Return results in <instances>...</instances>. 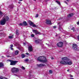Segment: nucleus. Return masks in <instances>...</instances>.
Returning a JSON list of instances; mask_svg holds the SVG:
<instances>
[{
  "mask_svg": "<svg viewBox=\"0 0 79 79\" xmlns=\"http://www.w3.org/2000/svg\"><path fill=\"white\" fill-rule=\"evenodd\" d=\"M60 22H59V23H57V25H59V27H61V25H60Z\"/></svg>",
  "mask_w": 79,
  "mask_h": 79,
  "instance_id": "4be33fe9",
  "label": "nucleus"
},
{
  "mask_svg": "<svg viewBox=\"0 0 79 79\" xmlns=\"http://www.w3.org/2000/svg\"><path fill=\"white\" fill-rule=\"evenodd\" d=\"M4 67V64L2 62H0V68H2Z\"/></svg>",
  "mask_w": 79,
  "mask_h": 79,
  "instance_id": "2eb2a0df",
  "label": "nucleus"
},
{
  "mask_svg": "<svg viewBox=\"0 0 79 79\" xmlns=\"http://www.w3.org/2000/svg\"><path fill=\"white\" fill-rule=\"evenodd\" d=\"M46 65L43 64H37V66L38 67H43L44 66H45Z\"/></svg>",
  "mask_w": 79,
  "mask_h": 79,
  "instance_id": "9d476101",
  "label": "nucleus"
},
{
  "mask_svg": "<svg viewBox=\"0 0 79 79\" xmlns=\"http://www.w3.org/2000/svg\"><path fill=\"white\" fill-rule=\"evenodd\" d=\"M22 23H23V25L24 26H26L27 25V22L26 21H23Z\"/></svg>",
  "mask_w": 79,
  "mask_h": 79,
  "instance_id": "ddd939ff",
  "label": "nucleus"
},
{
  "mask_svg": "<svg viewBox=\"0 0 79 79\" xmlns=\"http://www.w3.org/2000/svg\"><path fill=\"white\" fill-rule=\"evenodd\" d=\"M71 30H73V31H75V28L74 27H73L71 29Z\"/></svg>",
  "mask_w": 79,
  "mask_h": 79,
  "instance_id": "393cba45",
  "label": "nucleus"
},
{
  "mask_svg": "<svg viewBox=\"0 0 79 79\" xmlns=\"http://www.w3.org/2000/svg\"><path fill=\"white\" fill-rule=\"evenodd\" d=\"M18 3H21V2H18Z\"/></svg>",
  "mask_w": 79,
  "mask_h": 79,
  "instance_id": "8fccbe9b",
  "label": "nucleus"
},
{
  "mask_svg": "<svg viewBox=\"0 0 79 79\" xmlns=\"http://www.w3.org/2000/svg\"><path fill=\"white\" fill-rule=\"evenodd\" d=\"M25 54H26V55H29V53H25Z\"/></svg>",
  "mask_w": 79,
  "mask_h": 79,
  "instance_id": "e433bc0d",
  "label": "nucleus"
},
{
  "mask_svg": "<svg viewBox=\"0 0 79 79\" xmlns=\"http://www.w3.org/2000/svg\"><path fill=\"white\" fill-rule=\"evenodd\" d=\"M45 23L46 24L49 25V24H52V22L49 20H46Z\"/></svg>",
  "mask_w": 79,
  "mask_h": 79,
  "instance_id": "1a4fd4ad",
  "label": "nucleus"
},
{
  "mask_svg": "<svg viewBox=\"0 0 79 79\" xmlns=\"http://www.w3.org/2000/svg\"><path fill=\"white\" fill-rule=\"evenodd\" d=\"M74 15V13H72L69 14V15H68V18H71L72 16H73Z\"/></svg>",
  "mask_w": 79,
  "mask_h": 79,
  "instance_id": "4468645a",
  "label": "nucleus"
},
{
  "mask_svg": "<svg viewBox=\"0 0 79 79\" xmlns=\"http://www.w3.org/2000/svg\"><path fill=\"white\" fill-rule=\"evenodd\" d=\"M19 1H20L21 2L22 1H23V0H19Z\"/></svg>",
  "mask_w": 79,
  "mask_h": 79,
  "instance_id": "09e8293b",
  "label": "nucleus"
},
{
  "mask_svg": "<svg viewBox=\"0 0 79 79\" xmlns=\"http://www.w3.org/2000/svg\"><path fill=\"white\" fill-rule=\"evenodd\" d=\"M22 69H23V70H25V68H24V67L23 66H22Z\"/></svg>",
  "mask_w": 79,
  "mask_h": 79,
  "instance_id": "7c9ffc66",
  "label": "nucleus"
},
{
  "mask_svg": "<svg viewBox=\"0 0 79 79\" xmlns=\"http://www.w3.org/2000/svg\"><path fill=\"white\" fill-rule=\"evenodd\" d=\"M67 2H69V0H66Z\"/></svg>",
  "mask_w": 79,
  "mask_h": 79,
  "instance_id": "3c124183",
  "label": "nucleus"
},
{
  "mask_svg": "<svg viewBox=\"0 0 79 79\" xmlns=\"http://www.w3.org/2000/svg\"><path fill=\"white\" fill-rule=\"evenodd\" d=\"M56 3H58V4H59V5H61V4L60 3V2L58 1H56Z\"/></svg>",
  "mask_w": 79,
  "mask_h": 79,
  "instance_id": "5701e85b",
  "label": "nucleus"
},
{
  "mask_svg": "<svg viewBox=\"0 0 79 79\" xmlns=\"http://www.w3.org/2000/svg\"><path fill=\"white\" fill-rule=\"evenodd\" d=\"M69 76H70V77H73V75H71V74H69Z\"/></svg>",
  "mask_w": 79,
  "mask_h": 79,
  "instance_id": "f704fd0d",
  "label": "nucleus"
},
{
  "mask_svg": "<svg viewBox=\"0 0 79 79\" xmlns=\"http://www.w3.org/2000/svg\"><path fill=\"white\" fill-rule=\"evenodd\" d=\"M3 13L2 12V11H0V15H2Z\"/></svg>",
  "mask_w": 79,
  "mask_h": 79,
  "instance_id": "473e14b6",
  "label": "nucleus"
},
{
  "mask_svg": "<svg viewBox=\"0 0 79 79\" xmlns=\"http://www.w3.org/2000/svg\"><path fill=\"white\" fill-rule=\"evenodd\" d=\"M34 0L35 1H35V0Z\"/></svg>",
  "mask_w": 79,
  "mask_h": 79,
  "instance_id": "864d4df0",
  "label": "nucleus"
},
{
  "mask_svg": "<svg viewBox=\"0 0 79 79\" xmlns=\"http://www.w3.org/2000/svg\"><path fill=\"white\" fill-rule=\"evenodd\" d=\"M28 50L29 52H32L33 50V49H32V46H29L28 48Z\"/></svg>",
  "mask_w": 79,
  "mask_h": 79,
  "instance_id": "9b49d317",
  "label": "nucleus"
},
{
  "mask_svg": "<svg viewBox=\"0 0 79 79\" xmlns=\"http://www.w3.org/2000/svg\"><path fill=\"white\" fill-rule=\"evenodd\" d=\"M77 24H79V22H77Z\"/></svg>",
  "mask_w": 79,
  "mask_h": 79,
  "instance_id": "a18cd8bd",
  "label": "nucleus"
},
{
  "mask_svg": "<svg viewBox=\"0 0 79 79\" xmlns=\"http://www.w3.org/2000/svg\"><path fill=\"white\" fill-rule=\"evenodd\" d=\"M72 48L74 50L76 51H78V47H77V45L76 44H73Z\"/></svg>",
  "mask_w": 79,
  "mask_h": 79,
  "instance_id": "39448f33",
  "label": "nucleus"
},
{
  "mask_svg": "<svg viewBox=\"0 0 79 79\" xmlns=\"http://www.w3.org/2000/svg\"><path fill=\"white\" fill-rule=\"evenodd\" d=\"M19 54V51L18 50H16L15 52V55H17Z\"/></svg>",
  "mask_w": 79,
  "mask_h": 79,
  "instance_id": "f3484780",
  "label": "nucleus"
},
{
  "mask_svg": "<svg viewBox=\"0 0 79 79\" xmlns=\"http://www.w3.org/2000/svg\"><path fill=\"white\" fill-rule=\"evenodd\" d=\"M58 29L59 30V31H61V27H59Z\"/></svg>",
  "mask_w": 79,
  "mask_h": 79,
  "instance_id": "72a5a7b5",
  "label": "nucleus"
},
{
  "mask_svg": "<svg viewBox=\"0 0 79 79\" xmlns=\"http://www.w3.org/2000/svg\"><path fill=\"white\" fill-rule=\"evenodd\" d=\"M32 25H33L32 26V27H37V26L36 25H35V24H32Z\"/></svg>",
  "mask_w": 79,
  "mask_h": 79,
  "instance_id": "b1692460",
  "label": "nucleus"
},
{
  "mask_svg": "<svg viewBox=\"0 0 79 79\" xmlns=\"http://www.w3.org/2000/svg\"><path fill=\"white\" fill-rule=\"evenodd\" d=\"M18 32H19L18 30L17 29L16 30V35H18L19 34V33Z\"/></svg>",
  "mask_w": 79,
  "mask_h": 79,
  "instance_id": "6ab92c4d",
  "label": "nucleus"
},
{
  "mask_svg": "<svg viewBox=\"0 0 79 79\" xmlns=\"http://www.w3.org/2000/svg\"><path fill=\"white\" fill-rule=\"evenodd\" d=\"M56 45L57 47H62L63 46V43L62 42H60Z\"/></svg>",
  "mask_w": 79,
  "mask_h": 79,
  "instance_id": "0eeeda50",
  "label": "nucleus"
},
{
  "mask_svg": "<svg viewBox=\"0 0 79 79\" xmlns=\"http://www.w3.org/2000/svg\"><path fill=\"white\" fill-rule=\"evenodd\" d=\"M67 71H68V72H69V70L68 69V70H67Z\"/></svg>",
  "mask_w": 79,
  "mask_h": 79,
  "instance_id": "de8ad7c7",
  "label": "nucleus"
},
{
  "mask_svg": "<svg viewBox=\"0 0 79 79\" xmlns=\"http://www.w3.org/2000/svg\"><path fill=\"white\" fill-rule=\"evenodd\" d=\"M11 50H13V48H11Z\"/></svg>",
  "mask_w": 79,
  "mask_h": 79,
  "instance_id": "a19ab883",
  "label": "nucleus"
},
{
  "mask_svg": "<svg viewBox=\"0 0 79 79\" xmlns=\"http://www.w3.org/2000/svg\"><path fill=\"white\" fill-rule=\"evenodd\" d=\"M8 61L10 62V65H11V66H15L16 65V64L17 63H18V61L16 60H8Z\"/></svg>",
  "mask_w": 79,
  "mask_h": 79,
  "instance_id": "20e7f679",
  "label": "nucleus"
},
{
  "mask_svg": "<svg viewBox=\"0 0 79 79\" xmlns=\"http://www.w3.org/2000/svg\"><path fill=\"white\" fill-rule=\"evenodd\" d=\"M10 48H12V47H13V44H11L10 45Z\"/></svg>",
  "mask_w": 79,
  "mask_h": 79,
  "instance_id": "c9c22d12",
  "label": "nucleus"
},
{
  "mask_svg": "<svg viewBox=\"0 0 79 79\" xmlns=\"http://www.w3.org/2000/svg\"><path fill=\"white\" fill-rule=\"evenodd\" d=\"M21 56L22 58H24V57L26 56L25 55H24V54H21Z\"/></svg>",
  "mask_w": 79,
  "mask_h": 79,
  "instance_id": "a211bd4d",
  "label": "nucleus"
},
{
  "mask_svg": "<svg viewBox=\"0 0 79 79\" xmlns=\"http://www.w3.org/2000/svg\"><path fill=\"white\" fill-rule=\"evenodd\" d=\"M0 79H8L6 77H0Z\"/></svg>",
  "mask_w": 79,
  "mask_h": 79,
  "instance_id": "bb28decb",
  "label": "nucleus"
},
{
  "mask_svg": "<svg viewBox=\"0 0 79 79\" xmlns=\"http://www.w3.org/2000/svg\"><path fill=\"white\" fill-rule=\"evenodd\" d=\"M19 25H20V26H23V23H20L19 24Z\"/></svg>",
  "mask_w": 79,
  "mask_h": 79,
  "instance_id": "c85d7f7f",
  "label": "nucleus"
},
{
  "mask_svg": "<svg viewBox=\"0 0 79 79\" xmlns=\"http://www.w3.org/2000/svg\"><path fill=\"white\" fill-rule=\"evenodd\" d=\"M35 42L36 43V44H39V43H40V42H39V40H35Z\"/></svg>",
  "mask_w": 79,
  "mask_h": 79,
  "instance_id": "dca6fc26",
  "label": "nucleus"
},
{
  "mask_svg": "<svg viewBox=\"0 0 79 79\" xmlns=\"http://www.w3.org/2000/svg\"><path fill=\"white\" fill-rule=\"evenodd\" d=\"M53 27L54 28H56V26H54Z\"/></svg>",
  "mask_w": 79,
  "mask_h": 79,
  "instance_id": "58836bf2",
  "label": "nucleus"
},
{
  "mask_svg": "<svg viewBox=\"0 0 79 79\" xmlns=\"http://www.w3.org/2000/svg\"><path fill=\"white\" fill-rule=\"evenodd\" d=\"M25 61H26V62H27L28 61H29V59H26L24 60Z\"/></svg>",
  "mask_w": 79,
  "mask_h": 79,
  "instance_id": "c756f323",
  "label": "nucleus"
},
{
  "mask_svg": "<svg viewBox=\"0 0 79 79\" xmlns=\"http://www.w3.org/2000/svg\"><path fill=\"white\" fill-rule=\"evenodd\" d=\"M49 0H45V2H48V1H49Z\"/></svg>",
  "mask_w": 79,
  "mask_h": 79,
  "instance_id": "79ce46f5",
  "label": "nucleus"
},
{
  "mask_svg": "<svg viewBox=\"0 0 79 79\" xmlns=\"http://www.w3.org/2000/svg\"><path fill=\"white\" fill-rule=\"evenodd\" d=\"M9 39H13V35L9 36Z\"/></svg>",
  "mask_w": 79,
  "mask_h": 79,
  "instance_id": "aec40b11",
  "label": "nucleus"
},
{
  "mask_svg": "<svg viewBox=\"0 0 79 79\" xmlns=\"http://www.w3.org/2000/svg\"><path fill=\"white\" fill-rule=\"evenodd\" d=\"M7 57L8 58V57H10V56H7Z\"/></svg>",
  "mask_w": 79,
  "mask_h": 79,
  "instance_id": "37998d69",
  "label": "nucleus"
},
{
  "mask_svg": "<svg viewBox=\"0 0 79 79\" xmlns=\"http://www.w3.org/2000/svg\"><path fill=\"white\" fill-rule=\"evenodd\" d=\"M61 60H62L60 61V63L62 64H64V65H71L73 64L72 61L67 57H64L62 58Z\"/></svg>",
  "mask_w": 79,
  "mask_h": 79,
  "instance_id": "f257e3e1",
  "label": "nucleus"
},
{
  "mask_svg": "<svg viewBox=\"0 0 79 79\" xmlns=\"http://www.w3.org/2000/svg\"><path fill=\"white\" fill-rule=\"evenodd\" d=\"M33 32L35 34V35H38L40 34V33L37 31V30H33Z\"/></svg>",
  "mask_w": 79,
  "mask_h": 79,
  "instance_id": "6e6552de",
  "label": "nucleus"
},
{
  "mask_svg": "<svg viewBox=\"0 0 79 79\" xmlns=\"http://www.w3.org/2000/svg\"><path fill=\"white\" fill-rule=\"evenodd\" d=\"M64 2H65V3H66V4H68V3H67V2H66V1H64Z\"/></svg>",
  "mask_w": 79,
  "mask_h": 79,
  "instance_id": "c03bdc74",
  "label": "nucleus"
},
{
  "mask_svg": "<svg viewBox=\"0 0 79 79\" xmlns=\"http://www.w3.org/2000/svg\"><path fill=\"white\" fill-rule=\"evenodd\" d=\"M38 16H39V15L38 14H37L36 15V16H35V18H37V17H38Z\"/></svg>",
  "mask_w": 79,
  "mask_h": 79,
  "instance_id": "2f4dec72",
  "label": "nucleus"
},
{
  "mask_svg": "<svg viewBox=\"0 0 79 79\" xmlns=\"http://www.w3.org/2000/svg\"><path fill=\"white\" fill-rule=\"evenodd\" d=\"M77 38L78 40H79V35H78L77 36Z\"/></svg>",
  "mask_w": 79,
  "mask_h": 79,
  "instance_id": "4c0bfd02",
  "label": "nucleus"
},
{
  "mask_svg": "<svg viewBox=\"0 0 79 79\" xmlns=\"http://www.w3.org/2000/svg\"><path fill=\"white\" fill-rule=\"evenodd\" d=\"M34 34H32L31 35V37H34Z\"/></svg>",
  "mask_w": 79,
  "mask_h": 79,
  "instance_id": "cd10ccee",
  "label": "nucleus"
},
{
  "mask_svg": "<svg viewBox=\"0 0 79 79\" xmlns=\"http://www.w3.org/2000/svg\"><path fill=\"white\" fill-rule=\"evenodd\" d=\"M54 59V58L53 57H51V60H53Z\"/></svg>",
  "mask_w": 79,
  "mask_h": 79,
  "instance_id": "ea45409f",
  "label": "nucleus"
},
{
  "mask_svg": "<svg viewBox=\"0 0 79 79\" xmlns=\"http://www.w3.org/2000/svg\"><path fill=\"white\" fill-rule=\"evenodd\" d=\"M12 73H17L19 72V69L15 67L13 68L11 70Z\"/></svg>",
  "mask_w": 79,
  "mask_h": 79,
  "instance_id": "423d86ee",
  "label": "nucleus"
},
{
  "mask_svg": "<svg viewBox=\"0 0 79 79\" xmlns=\"http://www.w3.org/2000/svg\"><path fill=\"white\" fill-rule=\"evenodd\" d=\"M63 19V17H60L58 19V20L60 21V20H61V19Z\"/></svg>",
  "mask_w": 79,
  "mask_h": 79,
  "instance_id": "412c9836",
  "label": "nucleus"
},
{
  "mask_svg": "<svg viewBox=\"0 0 79 79\" xmlns=\"http://www.w3.org/2000/svg\"><path fill=\"white\" fill-rule=\"evenodd\" d=\"M37 61L43 63H45L47 62V58L44 56H40L38 57L37 59Z\"/></svg>",
  "mask_w": 79,
  "mask_h": 79,
  "instance_id": "7ed1b4c3",
  "label": "nucleus"
},
{
  "mask_svg": "<svg viewBox=\"0 0 79 79\" xmlns=\"http://www.w3.org/2000/svg\"><path fill=\"white\" fill-rule=\"evenodd\" d=\"M46 45H47V44H47V43H46Z\"/></svg>",
  "mask_w": 79,
  "mask_h": 79,
  "instance_id": "603ef678",
  "label": "nucleus"
},
{
  "mask_svg": "<svg viewBox=\"0 0 79 79\" xmlns=\"http://www.w3.org/2000/svg\"><path fill=\"white\" fill-rule=\"evenodd\" d=\"M70 79H74L73 78H70Z\"/></svg>",
  "mask_w": 79,
  "mask_h": 79,
  "instance_id": "49530a36",
  "label": "nucleus"
},
{
  "mask_svg": "<svg viewBox=\"0 0 79 79\" xmlns=\"http://www.w3.org/2000/svg\"><path fill=\"white\" fill-rule=\"evenodd\" d=\"M49 73L50 74H52L53 73V71L52 70H49Z\"/></svg>",
  "mask_w": 79,
  "mask_h": 79,
  "instance_id": "a878e982",
  "label": "nucleus"
},
{
  "mask_svg": "<svg viewBox=\"0 0 79 79\" xmlns=\"http://www.w3.org/2000/svg\"><path fill=\"white\" fill-rule=\"evenodd\" d=\"M9 20V16H6L5 17H4L2 18L1 20H0V24L1 26H3L6 24V22Z\"/></svg>",
  "mask_w": 79,
  "mask_h": 79,
  "instance_id": "f03ea898",
  "label": "nucleus"
},
{
  "mask_svg": "<svg viewBox=\"0 0 79 79\" xmlns=\"http://www.w3.org/2000/svg\"><path fill=\"white\" fill-rule=\"evenodd\" d=\"M28 23L29 24L30 26H32V24H34V23L32 22V21H31V20H28Z\"/></svg>",
  "mask_w": 79,
  "mask_h": 79,
  "instance_id": "f8f14e48",
  "label": "nucleus"
}]
</instances>
